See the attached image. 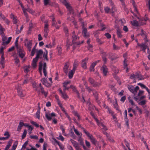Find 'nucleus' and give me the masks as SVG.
Segmentation results:
<instances>
[{"mask_svg":"<svg viewBox=\"0 0 150 150\" xmlns=\"http://www.w3.org/2000/svg\"><path fill=\"white\" fill-rule=\"evenodd\" d=\"M17 50L19 56L23 58L25 56V52L24 51L23 48L21 46L17 47Z\"/></svg>","mask_w":150,"mask_h":150,"instance_id":"obj_6","label":"nucleus"},{"mask_svg":"<svg viewBox=\"0 0 150 150\" xmlns=\"http://www.w3.org/2000/svg\"><path fill=\"white\" fill-rule=\"evenodd\" d=\"M69 65L68 62H66L65 63V65L63 68L64 71V72L67 74L68 72Z\"/></svg>","mask_w":150,"mask_h":150,"instance_id":"obj_20","label":"nucleus"},{"mask_svg":"<svg viewBox=\"0 0 150 150\" xmlns=\"http://www.w3.org/2000/svg\"><path fill=\"white\" fill-rule=\"evenodd\" d=\"M55 142H56V143H57L58 144V145L59 146L61 150H64V148L62 146V145H61V144H59V142H58L57 140H55Z\"/></svg>","mask_w":150,"mask_h":150,"instance_id":"obj_50","label":"nucleus"},{"mask_svg":"<svg viewBox=\"0 0 150 150\" xmlns=\"http://www.w3.org/2000/svg\"><path fill=\"white\" fill-rule=\"evenodd\" d=\"M27 134V131L26 130H24V132H23L22 135V139H24L26 136Z\"/></svg>","mask_w":150,"mask_h":150,"instance_id":"obj_56","label":"nucleus"},{"mask_svg":"<svg viewBox=\"0 0 150 150\" xmlns=\"http://www.w3.org/2000/svg\"><path fill=\"white\" fill-rule=\"evenodd\" d=\"M30 138L31 139H38V137L36 135L30 136Z\"/></svg>","mask_w":150,"mask_h":150,"instance_id":"obj_63","label":"nucleus"},{"mask_svg":"<svg viewBox=\"0 0 150 150\" xmlns=\"http://www.w3.org/2000/svg\"><path fill=\"white\" fill-rule=\"evenodd\" d=\"M91 115L95 119V120L96 121V122H97L98 125H99V122L98 120L96 118V117L95 116L94 114L92 112H91Z\"/></svg>","mask_w":150,"mask_h":150,"instance_id":"obj_40","label":"nucleus"},{"mask_svg":"<svg viewBox=\"0 0 150 150\" xmlns=\"http://www.w3.org/2000/svg\"><path fill=\"white\" fill-rule=\"evenodd\" d=\"M99 62V60H97L95 62H94L92 63L91 64V67H93V68H94V67Z\"/></svg>","mask_w":150,"mask_h":150,"instance_id":"obj_42","label":"nucleus"},{"mask_svg":"<svg viewBox=\"0 0 150 150\" xmlns=\"http://www.w3.org/2000/svg\"><path fill=\"white\" fill-rule=\"evenodd\" d=\"M73 113L75 116H77L78 117V119H80V116L75 111H73Z\"/></svg>","mask_w":150,"mask_h":150,"instance_id":"obj_54","label":"nucleus"},{"mask_svg":"<svg viewBox=\"0 0 150 150\" xmlns=\"http://www.w3.org/2000/svg\"><path fill=\"white\" fill-rule=\"evenodd\" d=\"M103 60L104 62V64H105L107 63V59L106 58V54L105 53L102 56Z\"/></svg>","mask_w":150,"mask_h":150,"instance_id":"obj_26","label":"nucleus"},{"mask_svg":"<svg viewBox=\"0 0 150 150\" xmlns=\"http://www.w3.org/2000/svg\"><path fill=\"white\" fill-rule=\"evenodd\" d=\"M57 50L58 51V53L60 55L62 53V48L61 47L59 46H57Z\"/></svg>","mask_w":150,"mask_h":150,"instance_id":"obj_48","label":"nucleus"},{"mask_svg":"<svg viewBox=\"0 0 150 150\" xmlns=\"http://www.w3.org/2000/svg\"><path fill=\"white\" fill-rule=\"evenodd\" d=\"M146 33L144 31L143 29L141 30V33L140 34V35L142 36L146 37Z\"/></svg>","mask_w":150,"mask_h":150,"instance_id":"obj_46","label":"nucleus"},{"mask_svg":"<svg viewBox=\"0 0 150 150\" xmlns=\"http://www.w3.org/2000/svg\"><path fill=\"white\" fill-rule=\"evenodd\" d=\"M1 31H0V34L1 35L2 37V40L3 41H6V40L7 39V38L5 36L4 31H2L1 29Z\"/></svg>","mask_w":150,"mask_h":150,"instance_id":"obj_22","label":"nucleus"},{"mask_svg":"<svg viewBox=\"0 0 150 150\" xmlns=\"http://www.w3.org/2000/svg\"><path fill=\"white\" fill-rule=\"evenodd\" d=\"M117 33L118 37L120 38L122 37V35L121 34V33L119 30H117Z\"/></svg>","mask_w":150,"mask_h":150,"instance_id":"obj_53","label":"nucleus"},{"mask_svg":"<svg viewBox=\"0 0 150 150\" xmlns=\"http://www.w3.org/2000/svg\"><path fill=\"white\" fill-rule=\"evenodd\" d=\"M40 108L39 107H38V111L36 113V117L38 119H40Z\"/></svg>","mask_w":150,"mask_h":150,"instance_id":"obj_33","label":"nucleus"},{"mask_svg":"<svg viewBox=\"0 0 150 150\" xmlns=\"http://www.w3.org/2000/svg\"><path fill=\"white\" fill-rule=\"evenodd\" d=\"M128 99L129 102L131 103V104L132 105L136 106L135 103H134L133 100L132 99L131 97L130 96H129L128 97Z\"/></svg>","mask_w":150,"mask_h":150,"instance_id":"obj_36","label":"nucleus"},{"mask_svg":"<svg viewBox=\"0 0 150 150\" xmlns=\"http://www.w3.org/2000/svg\"><path fill=\"white\" fill-rule=\"evenodd\" d=\"M72 42L73 43H75L77 45H79L83 42V41H82L81 42L79 41V42H76V40L77 39H79V37L76 35L74 31H73L72 32Z\"/></svg>","mask_w":150,"mask_h":150,"instance_id":"obj_5","label":"nucleus"},{"mask_svg":"<svg viewBox=\"0 0 150 150\" xmlns=\"http://www.w3.org/2000/svg\"><path fill=\"white\" fill-rule=\"evenodd\" d=\"M101 69L102 71L103 75L106 76L107 73L108 72V70L107 66L105 64L103 65Z\"/></svg>","mask_w":150,"mask_h":150,"instance_id":"obj_12","label":"nucleus"},{"mask_svg":"<svg viewBox=\"0 0 150 150\" xmlns=\"http://www.w3.org/2000/svg\"><path fill=\"white\" fill-rule=\"evenodd\" d=\"M78 141L79 142L80 144L82 146L83 149L85 150H87V149L84 145L83 140L81 138V137H79Z\"/></svg>","mask_w":150,"mask_h":150,"instance_id":"obj_18","label":"nucleus"},{"mask_svg":"<svg viewBox=\"0 0 150 150\" xmlns=\"http://www.w3.org/2000/svg\"><path fill=\"white\" fill-rule=\"evenodd\" d=\"M121 2L122 5V8H123L124 10L126 11H127V9L126 8L125 4L124 1V0H120Z\"/></svg>","mask_w":150,"mask_h":150,"instance_id":"obj_30","label":"nucleus"},{"mask_svg":"<svg viewBox=\"0 0 150 150\" xmlns=\"http://www.w3.org/2000/svg\"><path fill=\"white\" fill-rule=\"evenodd\" d=\"M43 54V51L42 50H40L37 52L36 56L37 58H39L40 56H41Z\"/></svg>","mask_w":150,"mask_h":150,"instance_id":"obj_25","label":"nucleus"},{"mask_svg":"<svg viewBox=\"0 0 150 150\" xmlns=\"http://www.w3.org/2000/svg\"><path fill=\"white\" fill-rule=\"evenodd\" d=\"M88 60V58H86L85 59H83L82 61L81 66L84 69H86L87 68L86 63Z\"/></svg>","mask_w":150,"mask_h":150,"instance_id":"obj_15","label":"nucleus"},{"mask_svg":"<svg viewBox=\"0 0 150 150\" xmlns=\"http://www.w3.org/2000/svg\"><path fill=\"white\" fill-rule=\"evenodd\" d=\"M136 106V108L137 109L138 111L139 112V113L140 114H141L142 113V109L139 108L138 106Z\"/></svg>","mask_w":150,"mask_h":150,"instance_id":"obj_61","label":"nucleus"},{"mask_svg":"<svg viewBox=\"0 0 150 150\" xmlns=\"http://www.w3.org/2000/svg\"><path fill=\"white\" fill-rule=\"evenodd\" d=\"M110 5L111 6L110 9V13H113L117 10L116 9L112 1L109 2Z\"/></svg>","mask_w":150,"mask_h":150,"instance_id":"obj_16","label":"nucleus"},{"mask_svg":"<svg viewBox=\"0 0 150 150\" xmlns=\"http://www.w3.org/2000/svg\"><path fill=\"white\" fill-rule=\"evenodd\" d=\"M128 88L131 92L135 94L139 90V87L138 86H137L134 88L132 86L130 85L128 86Z\"/></svg>","mask_w":150,"mask_h":150,"instance_id":"obj_7","label":"nucleus"},{"mask_svg":"<svg viewBox=\"0 0 150 150\" xmlns=\"http://www.w3.org/2000/svg\"><path fill=\"white\" fill-rule=\"evenodd\" d=\"M5 58L3 55H2L0 59V64L1 65V67L4 68L5 67V61L4 60Z\"/></svg>","mask_w":150,"mask_h":150,"instance_id":"obj_17","label":"nucleus"},{"mask_svg":"<svg viewBox=\"0 0 150 150\" xmlns=\"http://www.w3.org/2000/svg\"><path fill=\"white\" fill-rule=\"evenodd\" d=\"M130 78L132 79H133L134 83H135L136 81H134L136 80H141L143 79L144 78L143 76L142 75L141 73L139 72H137L135 74H133L131 75L130 76Z\"/></svg>","mask_w":150,"mask_h":150,"instance_id":"obj_1","label":"nucleus"},{"mask_svg":"<svg viewBox=\"0 0 150 150\" xmlns=\"http://www.w3.org/2000/svg\"><path fill=\"white\" fill-rule=\"evenodd\" d=\"M17 92L18 95L20 97H23L25 95L24 92L22 91L21 86H18L17 87Z\"/></svg>","mask_w":150,"mask_h":150,"instance_id":"obj_10","label":"nucleus"},{"mask_svg":"<svg viewBox=\"0 0 150 150\" xmlns=\"http://www.w3.org/2000/svg\"><path fill=\"white\" fill-rule=\"evenodd\" d=\"M75 71L72 69L70 71L69 73V79H71L73 77Z\"/></svg>","mask_w":150,"mask_h":150,"instance_id":"obj_27","label":"nucleus"},{"mask_svg":"<svg viewBox=\"0 0 150 150\" xmlns=\"http://www.w3.org/2000/svg\"><path fill=\"white\" fill-rule=\"evenodd\" d=\"M88 81L91 84H92L94 83V80L91 78H89L88 79Z\"/></svg>","mask_w":150,"mask_h":150,"instance_id":"obj_55","label":"nucleus"},{"mask_svg":"<svg viewBox=\"0 0 150 150\" xmlns=\"http://www.w3.org/2000/svg\"><path fill=\"white\" fill-rule=\"evenodd\" d=\"M33 87L35 88L36 91L40 92L41 91L42 93L44 94L45 96L46 97L47 95V92H45L43 90V88L41 85H34Z\"/></svg>","mask_w":150,"mask_h":150,"instance_id":"obj_4","label":"nucleus"},{"mask_svg":"<svg viewBox=\"0 0 150 150\" xmlns=\"http://www.w3.org/2000/svg\"><path fill=\"white\" fill-rule=\"evenodd\" d=\"M137 45L138 46L140 47L141 50H142L144 52H145L147 46V44H146L145 42L142 43L141 44L138 43Z\"/></svg>","mask_w":150,"mask_h":150,"instance_id":"obj_8","label":"nucleus"},{"mask_svg":"<svg viewBox=\"0 0 150 150\" xmlns=\"http://www.w3.org/2000/svg\"><path fill=\"white\" fill-rule=\"evenodd\" d=\"M82 129H83L84 132L88 137L91 142L94 144H95L96 142V139L93 137V135L92 134H90V133L86 131L85 129H84L83 128H82Z\"/></svg>","mask_w":150,"mask_h":150,"instance_id":"obj_3","label":"nucleus"},{"mask_svg":"<svg viewBox=\"0 0 150 150\" xmlns=\"http://www.w3.org/2000/svg\"><path fill=\"white\" fill-rule=\"evenodd\" d=\"M104 11L106 13H110V9L108 6L104 7Z\"/></svg>","mask_w":150,"mask_h":150,"instance_id":"obj_34","label":"nucleus"},{"mask_svg":"<svg viewBox=\"0 0 150 150\" xmlns=\"http://www.w3.org/2000/svg\"><path fill=\"white\" fill-rule=\"evenodd\" d=\"M86 144L87 147L88 148L90 146V144L89 142H88L87 140H85Z\"/></svg>","mask_w":150,"mask_h":150,"instance_id":"obj_64","label":"nucleus"},{"mask_svg":"<svg viewBox=\"0 0 150 150\" xmlns=\"http://www.w3.org/2000/svg\"><path fill=\"white\" fill-rule=\"evenodd\" d=\"M63 3L65 6L68 11H69V13L68 14V15L73 13L71 7L69 6V4L66 2V0H64Z\"/></svg>","mask_w":150,"mask_h":150,"instance_id":"obj_9","label":"nucleus"},{"mask_svg":"<svg viewBox=\"0 0 150 150\" xmlns=\"http://www.w3.org/2000/svg\"><path fill=\"white\" fill-rule=\"evenodd\" d=\"M15 63L17 64L20 62L19 59L17 57H16L14 59Z\"/></svg>","mask_w":150,"mask_h":150,"instance_id":"obj_59","label":"nucleus"},{"mask_svg":"<svg viewBox=\"0 0 150 150\" xmlns=\"http://www.w3.org/2000/svg\"><path fill=\"white\" fill-rule=\"evenodd\" d=\"M71 45L70 42V40L68 38H67L66 42V46L67 47V49H68L70 45Z\"/></svg>","mask_w":150,"mask_h":150,"instance_id":"obj_37","label":"nucleus"},{"mask_svg":"<svg viewBox=\"0 0 150 150\" xmlns=\"http://www.w3.org/2000/svg\"><path fill=\"white\" fill-rule=\"evenodd\" d=\"M67 19L69 21H72L73 23L75 25H76V22L74 20V18L73 17H72V18H71L69 17H68L67 18Z\"/></svg>","mask_w":150,"mask_h":150,"instance_id":"obj_31","label":"nucleus"},{"mask_svg":"<svg viewBox=\"0 0 150 150\" xmlns=\"http://www.w3.org/2000/svg\"><path fill=\"white\" fill-rule=\"evenodd\" d=\"M12 143V140L10 139L8 142L7 144L6 145V148L4 150H8L11 146Z\"/></svg>","mask_w":150,"mask_h":150,"instance_id":"obj_23","label":"nucleus"},{"mask_svg":"<svg viewBox=\"0 0 150 150\" xmlns=\"http://www.w3.org/2000/svg\"><path fill=\"white\" fill-rule=\"evenodd\" d=\"M93 46L92 45L90 44H89L88 45V48L89 50L90 51H92V48Z\"/></svg>","mask_w":150,"mask_h":150,"instance_id":"obj_60","label":"nucleus"},{"mask_svg":"<svg viewBox=\"0 0 150 150\" xmlns=\"http://www.w3.org/2000/svg\"><path fill=\"white\" fill-rule=\"evenodd\" d=\"M105 35L106 36L108 39L110 38H111V35L108 33H105Z\"/></svg>","mask_w":150,"mask_h":150,"instance_id":"obj_62","label":"nucleus"},{"mask_svg":"<svg viewBox=\"0 0 150 150\" xmlns=\"http://www.w3.org/2000/svg\"><path fill=\"white\" fill-rule=\"evenodd\" d=\"M18 39H19V37H17L16 38L15 41V46H16V48L20 47V46L18 45Z\"/></svg>","mask_w":150,"mask_h":150,"instance_id":"obj_41","label":"nucleus"},{"mask_svg":"<svg viewBox=\"0 0 150 150\" xmlns=\"http://www.w3.org/2000/svg\"><path fill=\"white\" fill-rule=\"evenodd\" d=\"M61 95L62 96L64 99H66L68 98V96L67 95L66 93L64 92H63L62 94H61Z\"/></svg>","mask_w":150,"mask_h":150,"instance_id":"obj_43","label":"nucleus"},{"mask_svg":"<svg viewBox=\"0 0 150 150\" xmlns=\"http://www.w3.org/2000/svg\"><path fill=\"white\" fill-rule=\"evenodd\" d=\"M146 103V101L145 100H143L138 103V104L141 105H145Z\"/></svg>","mask_w":150,"mask_h":150,"instance_id":"obj_49","label":"nucleus"},{"mask_svg":"<svg viewBox=\"0 0 150 150\" xmlns=\"http://www.w3.org/2000/svg\"><path fill=\"white\" fill-rule=\"evenodd\" d=\"M24 43L25 46L28 49V40L27 38L25 40Z\"/></svg>","mask_w":150,"mask_h":150,"instance_id":"obj_45","label":"nucleus"},{"mask_svg":"<svg viewBox=\"0 0 150 150\" xmlns=\"http://www.w3.org/2000/svg\"><path fill=\"white\" fill-rule=\"evenodd\" d=\"M82 129H83L84 132L88 137L91 142L94 144H95L96 142V139L93 137V135L92 134H90V133L86 131L85 129H84L83 128H82Z\"/></svg>","mask_w":150,"mask_h":150,"instance_id":"obj_2","label":"nucleus"},{"mask_svg":"<svg viewBox=\"0 0 150 150\" xmlns=\"http://www.w3.org/2000/svg\"><path fill=\"white\" fill-rule=\"evenodd\" d=\"M70 141L74 147L78 144V143L76 142L72 139H70Z\"/></svg>","mask_w":150,"mask_h":150,"instance_id":"obj_38","label":"nucleus"},{"mask_svg":"<svg viewBox=\"0 0 150 150\" xmlns=\"http://www.w3.org/2000/svg\"><path fill=\"white\" fill-rule=\"evenodd\" d=\"M19 3L20 5H21V8H22V10L23 11L24 14L25 15V16L26 17V18H27H27H28V14L27 13V9L26 8H25L22 3L21 2L20 0H19V1H17Z\"/></svg>","mask_w":150,"mask_h":150,"instance_id":"obj_13","label":"nucleus"},{"mask_svg":"<svg viewBox=\"0 0 150 150\" xmlns=\"http://www.w3.org/2000/svg\"><path fill=\"white\" fill-rule=\"evenodd\" d=\"M96 42L99 44H102L103 43V42L99 38H97L96 39Z\"/></svg>","mask_w":150,"mask_h":150,"instance_id":"obj_58","label":"nucleus"},{"mask_svg":"<svg viewBox=\"0 0 150 150\" xmlns=\"http://www.w3.org/2000/svg\"><path fill=\"white\" fill-rule=\"evenodd\" d=\"M132 4L133 6L134 11L138 13V11L137 9L135 2L134 0L132 1Z\"/></svg>","mask_w":150,"mask_h":150,"instance_id":"obj_35","label":"nucleus"},{"mask_svg":"<svg viewBox=\"0 0 150 150\" xmlns=\"http://www.w3.org/2000/svg\"><path fill=\"white\" fill-rule=\"evenodd\" d=\"M17 144V143H14L11 149V150H15L16 148Z\"/></svg>","mask_w":150,"mask_h":150,"instance_id":"obj_47","label":"nucleus"},{"mask_svg":"<svg viewBox=\"0 0 150 150\" xmlns=\"http://www.w3.org/2000/svg\"><path fill=\"white\" fill-rule=\"evenodd\" d=\"M30 122L33 125H35L36 127H39V125L38 124H37L35 122H34L33 121H31Z\"/></svg>","mask_w":150,"mask_h":150,"instance_id":"obj_52","label":"nucleus"},{"mask_svg":"<svg viewBox=\"0 0 150 150\" xmlns=\"http://www.w3.org/2000/svg\"><path fill=\"white\" fill-rule=\"evenodd\" d=\"M48 52L47 50H45V52H44L43 55V57L46 60L48 61V59L47 58Z\"/></svg>","mask_w":150,"mask_h":150,"instance_id":"obj_32","label":"nucleus"},{"mask_svg":"<svg viewBox=\"0 0 150 150\" xmlns=\"http://www.w3.org/2000/svg\"><path fill=\"white\" fill-rule=\"evenodd\" d=\"M64 30L65 32L66 36H68L69 35V34L68 33V30L67 28V27H64Z\"/></svg>","mask_w":150,"mask_h":150,"instance_id":"obj_51","label":"nucleus"},{"mask_svg":"<svg viewBox=\"0 0 150 150\" xmlns=\"http://www.w3.org/2000/svg\"><path fill=\"white\" fill-rule=\"evenodd\" d=\"M28 144V141H27L23 144L22 148V150H24Z\"/></svg>","mask_w":150,"mask_h":150,"instance_id":"obj_39","label":"nucleus"},{"mask_svg":"<svg viewBox=\"0 0 150 150\" xmlns=\"http://www.w3.org/2000/svg\"><path fill=\"white\" fill-rule=\"evenodd\" d=\"M28 126V125H25L23 122H20L17 128V130L20 131L23 126Z\"/></svg>","mask_w":150,"mask_h":150,"instance_id":"obj_24","label":"nucleus"},{"mask_svg":"<svg viewBox=\"0 0 150 150\" xmlns=\"http://www.w3.org/2000/svg\"><path fill=\"white\" fill-rule=\"evenodd\" d=\"M48 24L47 23L45 24L44 27V36L47 38L49 33Z\"/></svg>","mask_w":150,"mask_h":150,"instance_id":"obj_11","label":"nucleus"},{"mask_svg":"<svg viewBox=\"0 0 150 150\" xmlns=\"http://www.w3.org/2000/svg\"><path fill=\"white\" fill-rule=\"evenodd\" d=\"M73 128L75 134L79 137H81L82 136V134L80 133L77 129L75 128L74 127H73Z\"/></svg>","mask_w":150,"mask_h":150,"instance_id":"obj_28","label":"nucleus"},{"mask_svg":"<svg viewBox=\"0 0 150 150\" xmlns=\"http://www.w3.org/2000/svg\"><path fill=\"white\" fill-rule=\"evenodd\" d=\"M82 33L83 36L85 38H88L90 36V34L87 32L86 28H84L82 30Z\"/></svg>","mask_w":150,"mask_h":150,"instance_id":"obj_14","label":"nucleus"},{"mask_svg":"<svg viewBox=\"0 0 150 150\" xmlns=\"http://www.w3.org/2000/svg\"><path fill=\"white\" fill-rule=\"evenodd\" d=\"M113 47L114 50H118L120 49V47L117 46L114 43L113 44Z\"/></svg>","mask_w":150,"mask_h":150,"instance_id":"obj_44","label":"nucleus"},{"mask_svg":"<svg viewBox=\"0 0 150 150\" xmlns=\"http://www.w3.org/2000/svg\"><path fill=\"white\" fill-rule=\"evenodd\" d=\"M79 61L77 60H75L73 64V67L72 69L75 71L79 65Z\"/></svg>","mask_w":150,"mask_h":150,"instance_id":"obj_21","label":"nucleus"},{"mask_svg":"<svg viewBox=\"0 0 150 150\" xmlns=\"http://www.w3.org/2000/svg\"><path fill=\"white\" fill-rule=\"evenodd\" d=\"M132 25L135 26H139V24L138 22L136 20H134L131 22Z\"/></svg>","mask_w":150,"mask_h":150,"instance_id":"obj_29","label":"nucleus"},{"mask_svg":"<svg viewBox=\"0 0 150 150\" xmlns=\"http://www.w3.org/2000/svg\"><path fill=\"white\" fill-rule=\"evenodd\" d=\"M32 44L33 43L31 41H29V51H30L31 50Z\"/></svg>","mask_w":150,"mask_h":150,"instance_id":"obj_57","label":"nucleus"},{"mask_svg":"<svg viewBox=\"0 0 150 150\" xmlns=\"http://www.w3.org/2000/svg\"><path fill=\"white\" fill-rule=\"evenodd\" d=\"M56 116L54 112L52 113L51 114H48L47 113L46 114L45 116L47 119L49 120H50L52 117Z\"/></svg>","mask_w":150,"mask_h":150,"instance_id":"obj_19","label":"nucleus"}]
</instances>
